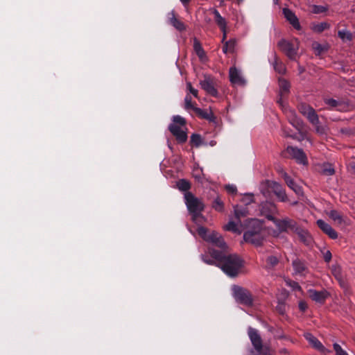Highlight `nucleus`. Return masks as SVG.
Listing matches in <instances>:
<instances>
[{
	"label": "nucleus",
	"instance_id": "obj_22",
	"mask_svg": "<svg viewBox=\"0 0 355 355\" xmlns=\"http://www.w3.org/2000/svg\"><path fill=\"white\" fill-rule=\"evenodd\" d=\"M224 229L227 231L241 234L243 231V225L241 221L239 223V220L235 219L234 220H230L229 223L225 225Z\"/></svg>",
	"mask_w": 355,
	"mask_h": 355
},
{
	"label": "nucleus",
	"instance_id": "obj_4",
	"mask_svg": "<svg viewBox=\"0 0 355 355\" xmlns=\"http://www.w3.org/2000/svg\"><path fill=\"white\" fill-rule=\"evenodd\" d=\"M248 335L257 355H271L270 346L263 344L262 338L257 329L249 327Z\"/></svg>",
	"mask_w": 355,
	"mask_h": 355
},
{
	"label": "nucleus",
	"instance_id": "obj_43",
	"mask_svg": "<svg viewBox=\"0 0 355 355\" xmlns=\"http://www.w3.org/2000/svg\"><path fill=\"white\" fill-rule=\"evenodd\" d=\"M172 123L178 124V125H180V126H185L186 120L181 116L176 115L173 117V123Z\"/></svg>",
	"mask_w": 355,
	"mask_h": 355
},
{
	"label": "nucleus",
	"instance_id": "obj_38",
	"mask_svg": "<svg viewBox=\"0 0 355 355\" xmlns=\"http://www.w3.org/2000/svg\"><path fill=\"white\" fill-rule=\"evenodd\" d=\"M213 208L218 211H222L224 208V204L219 197H217L213 202Z\"/></svg>",
	"mask_w": 355,
	"mask_h": 355
},
{
	"label": "nucleus",
	"instance_id": "obj_49",
	"mask_svg": "<svg viewBox=\"0 0 355 355\" xmlns=\"http://www.w3.org/2000/svg\"><path fill=\"white\" fill-rule=\"evenodd\" d=\"M322 252L323 254L324 260L326 262L329 263L331 261V257H332L331 252L329 250H324V251H322Z\"/></svg>",
	"mask_w": 355,
	"mask_h": 355
},
{
	"label": "nucleus",
	"instance_id": "obj_45",
	"mask_svg": "<svg viewBox=\"0 0 355 355\" xmlns=\"http://www.w3.org/2000/svg\"><path fill=\"white\" fill-rule=\"evenodd\" d=\"M313 109L312 107L309 106V105H305V104H302L300 107H299V110H300V112L304 115V116H306V113L309 112L311 110Z\"/></svg>",
	"mask_w": 355,
	"mask_h": 355
},
{
	"label": "nucleus",
	"instance_id": "obj_17",
	"mask_svg": "<svg viewBox=\"0 0 355 355\" xmlns=\"http://www.w3.org/2000/svg\"><path fill=\"white\" fill-rule=\"evenodd\" d=\"M167 17L168 24L173 26L175 29L179 31H183L186 30L184 24L176 17L174 10L168 12Z\"/></svg>",
	"mask_w": 355,
	"mask_h": 355
},
{
	"label": "nucleus",
	"instance_id": "obj_29",
	"mask_svg": "<svg viewBox=\"0 0 355 355\" xmlns=\"http://www.w3.org/2000/svg\"><path fill=\"white\" fill-rule=\"evenodd\" d=\"M273 67L275 70L280 74H284L286 72V67L284 64L279 60L276 53L273 54Z\"/></svg>",
	"mask_w": 355,
	"mask_h": 355
},
{
	"label": "nucleus",
	"instance_id": "obj_39",
	"mask_svg": "<svg viewBox=\"0 0 355 355\" xmlns=\"http://www.w3.org/2000/svg\"><path fill=\"white\" fill-rule=\"evenodd\" d=\"M184 108L187 110H193L194 111L195 108H197L193 105L191 101V97L189 94L186 95L184 98Z\"/></svg>",
	"mask_w": 355,
	"mask_h": 355
},
{
	"label": "nucleus",
	"instance_id": "obj_51",
	"mask_svg": "<svg viewBox=\"0 0 355 355\" xmlns=\"http://www.w3.org/2000/svg\"><path fill=\"white\" fill-rule=\"evenodd\" d=\"M315 126V130L318 133L322 135L325 133V128L323 126L318 125H314Z\"/></svg>",
	"mask_w": 355,
	"mask_h": 355
},
{
	"label": "nucleus",
	"instance_id": "obj_44",
	"mask_svg": "<svg viewBox=\"0 0 355 355\" xmlns=\"http://www.w3.org/2000/svg\"><path fill=\"white\" fill-rule=\"evenodd\" d=\"M333 347L336 352V355H348L347 352L344 350L338 343H334L333 345Z\"/></svg>",
	"mask_w": 355,
	"mask_h": 355
},
{
	"label": "nucleus",
	"instance_id": "obj_20",
	"mask_svg": "<svg viewBox=\"0 0 355 355\" xmlns=\"http://www.w3.org/2000/svg\"><path fill=\"white\" fill-rule=\"evenodd\" d=\"M324 101L331 109L343 111L347 107L346 103L343 101L326 98L324 99Z\"/></svg>",
	"mask_w": 355,
	"mask_h": 355
},
{
	"label": "nucleus",
	"instance_id": "obj_53",
	"mask_svg": "<svg viewBox=\"0 0 355 355\" xmlns=\"http://www.w3.org/2000/svg\"><path fill=\"white\" fill-rule=\"evenodd\" d=\"M299 309L302 311H304L307 309V304L306 302L301 301L299 302Z\"/></svg>",
	"mask_w": 355,
	"mask_h": 355
},
{
	"label": "nucleus",
	"instance_id": "obj_40",
	"mask_svg": "<svg viewBox=\"0 0 355 355\" xmlns=\"http://www.w3.org/2000/svg\"><path fill=\"white\" fill-rule=\"evenodd\" d=\"M328 10L327 6L313 5L312 6V12L314 14H320L326 12Z\"/></svg>",
	"mask_w": 355,
	"mask_h": 355
},
{
	"label": "nucleus",
	"instance_id": "obj_6",
	"mask_svg": "<svg viewBox=\"0 0 355 355\" xmlns=\"http://www.w3.org/2000/svg\"><path fill=\"white\" fill-rule=\"evenodd\" d=\"M184 199L188 210L193 214V220H196L204 209V204L191 192L185 193Z\"/></svg>",
	"mask_w": 355,
	"mask_h": 355
},
{
	"label": "nucleus",
	"instance_id": "obj_15",
	"mask_svg": "<svg viewBox=\"0 0 355 355\" xmlns=\"http://www.w3.org/2000/svg\"><path fill=\"white\" fill-rule=\"evenodd\" d=\"M283 14L287 21L297 30L301 29V26L299 22V19L295 14L288 8H283Z\"/></svg>",
	"mask_w": 355,
	"mask_h": 355
},
{
	"label": "nucleus",
	"instance_id": "obj_2",
	"mask_svg": "<svg viewBox=\"0 0 355 355\" xmlns=\"http://www.w3.org/2000/svg\"><path fill=\"white\" fill-rule=\"evenodd\" d=\"M246 227L248 230L243 234L245 241L254 246L261 245L268 236L263 223L258 219L251 218L248 220Z\"/></svg>",
	"mask_w": 355,
	"mask_h": 355
},
{
	"label": "nucleus",
	"instance_id": "obj_16",
	"mask_svg": "<svg viewBox=\"0 0 355 355\" xmlns=\"http://www.w3.org/2000/svg\"><path fill=\"white\" fill-rule=\"evenodd\" d=\"M293 232L296 233L300 241L306 245H311L313 243V239L310 234L306 230L300 227L299 225L297 226Z\"/></svg>",
	"mask_w": 355,
	"mask_h": 355
},
{
	"label": "nucleus",
	"instance_id": "obj_56",
	"mask_svg": "<svg viewBox=\"0 0 355 355\" xmlns=\"http://www.w3.org/2000/svg\"><path fill=\"white\" fill-rule=\"evenodd\" d=\"M181 1V3H182V5L186 7L187 6H188V4L189 3L190 1L191 0H180Z\"/></svg>",
	"mask_w": 355,
	"mask_h": 355
},
{
	"label": "nucleus",
	"instance_id": "obj_26",
	"mask_svg": "<svg viewBox=\"0 0 355 355\" xmlns=\"http://www.w3.org/2000/svg\"><path fill=\"white\" fill-rule=\"evenodd\" d=\"M196 113L200 116L201 118L207 119L209 121H215L216 117L214 116L213 112L211 110H202L200 108H195Z\"/></svg>",
	"mask_w": 355,
	"mask_h": 355
},
{
	"label": "nucleus",
	"instance_id": "obj_48",
	"mask_svg": "<svg viewBox=\"0 0 355 355\" xmlns=\"http://www.w3.org/2000/svg\"><path fill=\"white\" fill-rule=\"evenodd\" d=\"M187 89L190 92L191 94H193V96L196 98H198V90L194 89L192 85H191V83H187Z\"/></svg>",
	"mask_w": 355,
	"mask_h": 355
},
{
	"label": "nucleus",
	"instance_id": "obj_8",
	"mask_svg": "<svg viewBox=\"0 0 355 355\" xmlns=\"http://www.w3.org/2000/svg\"><path fill=\"white\" fill-rule=\"evenodd\" d=\"M232 293L237 302L248 306L252 305L253 297L250 292L246 288L234 285L232 287Z\"/></svg>",
	"mask_w": 355,
	"mask_h": 355
},
{
	"label": "nucleus",
	"instance_id": "obj_19",
	"mask_svg": "<svg viewBox=\"0 0 355 355\" xmlns=\"http://www.w3.org/2000/svg\"><path fill=\"white\" fill-rule=\"evenodd\" d=\"M270 187L280 201L286 202L288 200L286 192L280 184L276 182H272L270 185Z\"/></svg>",
	"mask_w": 355,
	"mask_h": 355
},
{
	"label": "nucleus",
	"instance_id": "obj_54",
	"mask_svg": "<svg viewBox=\"0 0 355 355\" xmlns=\"http://www.w3.org/2000/svg\"><path fill=\"white\" fill-rule=\"evenodd\" d=\"M291 286L293 287L294 290H301L300 286L297 282H293Z\"/></svg>",
	"mask_w": 355,
	"mask_h": 355
},
{
	"label": "nucleus",
	"instance_id": "obj_58",
	"mask_svg": "<svg viewBox=\"0 0 355 355\" xmlns=\"http://www.w3.org/2000/svg\"><path fill=\"white\" fill-rule=\"evenodd\" d=\"M273 1H274V3H275V4H277V3H278V0H273Z\"/></svg>",
	"mask_w": 355,
	"mask_h": 355
},
{
	"label": "nucleus",
	"instance_id": "obj_24",
	"mask_svg": "<svg viewBox=\"0 0 355 355\" xmlns=\"http://www.w3.org/2000/svg\"><path fill=\"white\" fill-rule=\"evenodd\" d=\"M304 337L314 348L320 352H324L325 350V348L322 344L311 334L306 333L304 334Z\"/></svg>",
	"mask_w": 355,
	"mask_h": 355
},
{
	"label": "nucleus",
	"instance_id": "obj_23",
	"mask_svg": "<svg viewBox=\"0 0 355 355\" xmlns=\"http://www.w3.org/2000/svg\"><path fill=\"white\" fill-rule=\"evenodd\" d=\"M282 176L287 184L288 187H289L295 193L300 195L302 193V189L300 186L297 184L294 180L286 173L282 171Z\"/></svg>",
	"mask_w": 355,
	"mask_h": 355
},
{
	"label": "nucleus",
	"instance_id": "obj_31",
	"mask_svg": "<svg viewBox=\"0 0 355 355\" xmlns=\"http://www.w3.org/2000/svg\"><path fill=\"white\" fill-rule=\"evenodd\" d=\"M331 272L335 278L339 282L340 284L343 286L344 284L342 269L341 267L338 265H333L331 266Z\"/></svg>",
	"mask_w": 355,
	"mask_h": 355
},
{
	"label": "nucleus",
	"instance_id": "obj_28",
	"mask_svg": "<svg viewBox=\"0 0 355 355\" xmlns=\"http://www.w3.org/2000/svg\"><path fill=\"white\" fill-rule=\"evenodd\" d=\"M279 95L280 98H282L283 96L287 94L289 92L290 84L289 83L283 78L279 79ZM283 101V99H282Z\"/></svg>",
	"mask_w": 355,
	"mask_h": 355
},
{
	"label": "nucleus",
	"instance_id": "obj_25",
	"mask_svg": "<svg viewBox=\"0 0 355 355\" xmlns=\"http://www.w3.org/2000/svg\"><path fill=\"white\" fill-rule=\"evenodd\" d=\"M234 219L241 221L242 218H245L248 215V210L246 207L236 205L234 207Z\"/></svg>",
	"mask_w": 355,
	"mask_h": 355
},
{
	"label": "nucleus",
	"instance_id": "obj_3",
	"mask_svg": "<svg viewBox=\"0 0 355 355\" xmlns=\"http://www.w3.org/2000/svg\"><path fill=\"white\" fill-rule=\"evenodd\" d=\"M267 205L270 207V210H261L262 214L268 220L272 221L280 232H287L288 230L293 232L295 230L298 225L295 220L289 218L282 220L275 218L272 214H277L278 210L273 204L268 203Z\"/></svg>",
	"mask_w": 355,
	"mask_h": 355
},
{
	"label": "nucleus",
	"instance_id": "obj_46",
	"mask_svg": "<svg viewBox=\"0 0 355 355\" xmlns=\"http://www.w3.org/2000/svg\"><path fill=\"white\" fill-rule=\"evenodd\" d=\"M201 259H202V261L207 264H209V265H216L217 264V261L215 259H211L207 258L206 255H202Z\"/></svg>",
	"mask_w": 355,
	"mask_h": 355
},
{
	"label": "nucleus",
	"instance_id": "obj_37",
	"mask_svg": "<svg viewBox=\"0 0 355 355\" xmlns=\"http://www.w3.org/2000/svg\"><path fill=\"white\" fill-rule=\"evenodd\" d=\"M329 28V24L327 22H321L313 25V30L316 33H321L323 31Z\"/></svg>",
	"mask_w": 355,
	"mask_h": 355
},
{
	"label": "nucleus",
	"instance_id": "obj_50",
	"mask_svg": "<svg viewBox=\"0 0 355 355\" xmlns=\"http://www.w3.org/2000/svg\"><path fill=\"white\" fill-rule=\"evenodd\" d=\"M334 169L331 166L322 168V173L327 175H332L334 174Z\"/></svg>",
	"mask_w": 355,
	"mask_h": 355
},
{
	"label": "nucleus",
	"instance_id": "obj_12",
	"mask_svg": "<svg viewBox=\"0 0 355 355\" xmlns=\"http://www.w3.org/2000/svg\"><path fill=\"white\" fill-rule=\"evenodd\" d=\"M229 73L230 80L232 84L241 86L245 85V80L242 76L241 71L236 67H231Z\"/></svg>",
	"mask_w": 355,
	"mask_h": 355
},
{
	"label": "nucleus",
	"instance_id": "obj_1",
	"mask_svg": "<svg viewBox=\"0 0 355 355\" xmlns=\"http://www.w3.org/2000/svg\"><path fill=\"white\" fill-rule=\"evenodd\" d=\"M209 254L217 261L216 266L229 277H235L243 266V259L236 254H225L223 251L209 248Z\"/></svg>",
	"mask_w": 355,
	"mask_h": 355
},
{
	"label": "nucleus",
	"instance_id": "obj_34",
	"mask_svg": "<svg viewBox=\"0 0 355 355\" xmlns=\"http://www.w3.org/2000/svg\"><path fill=\"white\" fill-rule=\"evenodd\" d=\"M305 116L313 125H318L320 123L318 115L316 114L313 108L309 112L306 113Z\"/></svg>",
	"mask_w": 355,
	"mask_h": 355
},
{
	"label": "nucleus",
	"instance_id": "obj_18",
	"mask_svg": "<svg viewBox=\"0 0 355 355\" xmlns=\"http://www.w3.org/2000/svg\"><path fill=\"white\" fill-rule=\"evenodd\" d=\"M201 87L205 90L208 94L213 96L218 95V92L214 87V83L209 77H205L203 80L200 82Z\"/></svg>",
	"mask_w": 355,
	"mask_h": 355
},
{
	"label": "nucleus",
	"instance_id": "obj_5",
	"mask_svg": "<svg viewBox=\"0 0 355 355\" xmlns=\"http://www.w3.org/2000/svg\"><path fill=\"white\" fill-rule=\"evenodd\" d=\"M198 234L207 242L211 243L213 245L225 250L227 248L223 236L217 232H208L207 229L204 227L198 228Z\"/></svg>",
	"mask_w": 355,
	"mask_h": 355
},
{
	"label": "nucleus",
	"instance_id": "obj_41",
	"mask_svg": "<svg viewBox=\"0 0 355 355\" xmlns=\"http://www.w3.org/2000/svg\"><path fill=\"white\" fill-rule=\"evenodd\" d=\"M191 142L196 147L202 144V138L200 135L193 134L191 137Z\"/></svg>",
	"mask_w": 355,
	"mask_h": 355
},
{
	"label": "nucleus",
	"instance_id": "obj_10",
	"mask_svg": "<svg viewBox=\"0 0 355 355\" xmlns=\"http://www.w3.org/2000/svg\"><path fill=\"white\" fill-rule=\"evenodd\" d=\"M168 129L171 134L175 137L179 143H184L187 139V135L185 131V126H180L175 123H171Z\"/></svg>",
	"mask_w": 355,
	"mask_h": 355
},
{
	"label": "nucleus",
	"instance_id": "obj_30",
	"mask_svg": "<svg viewBox=\"0 0 355 355\" xmlns=\"http://www.w3.org/2000/svg\"><path fill=\"white\" fill-rule=\"evenodd\" d=\"M193 49L201 60H205L206 59L205 52L200 42L196 39H195L193 42Z\"/></svg>",
	"mask_w": 355,
	"mask_h": 355
},
{
	"label": "nucleus",
	"instance_id": "obj_7",
	"mask_svg": "<svg viewBox=\"0 0 355 355\" xmlns=\"http://www.w3.org/2000/svg\"><path fill=\"white\" fill-rule=\"evenodd\" d=\"M277 45L280 50L284 53L289 59L292 60H297L299 49V41L297 39H295L292 41L282 39L279 41Z\"/></svg>",
	"mask_w": 355,
	"mask_h": 355
},
{
	"label": "nucleus",
	"instance_id": "obj_55",
	"mask_svg": "<svg viewBox=\"0 0 355 355\" xmlns=\"http://www.w3.org/2000/svg\"><path fill=\"white\" fill-rule=\"evenodd\" d=\"M221 31L223 32V39H222V42L223 43H225V40L226 39V37H227V28H224V29H220Z\"/></svg>",
	"mask_w": 355,
	"mask_h": 355
},
{
	"label": "nucleus",
	"instance_id": "obj_35",
	"mask_svg": "<svg viewBox=\"0 0 355 355\" xmlns=\"http://www.w3.org/2000/svg\"><path fill=\"white\" fill-rule=\"evenodd\" d=\"M338 35L344 42L352 41L353 37L352 33L346 29L338 31Z\"/></svg>",
	"mask_w": 355,
	"mask_h": 355
},
{
	"label": "nucleus",
	"instance_id": "obj_36",
	"mask_svg": "<svg viewBox=\"0 0 355 355\" xmlns=\"http://www.w3.org/2000/svg\"><path fill=\"white\" fill-rule=\"evenodd\" d=\"M177 187L180 191H187L190 189L191 184L187 180L182 179L177 182Z\"/></svg>",
	"mask_w": 355,
	"mask_h": 355
},
{
	"label": "nucleus",
	"instance_id": "obj_57",
	"mask_svg": "<svg viewBox=\"0 0 355 355\" xmlns=\"http://www.w3.org/2000/svg\"><path fill=\"white\" fill-rule=\"evenodd\" d=\"M279 311V312L281 313V314H284V308H283V306L282 305H279V306H277V308Z\"/></svg>",
	"mask_w": 355,
	"mask_h": 355
},
{
	"label": "nucleus",
	"instance_id": "obj_33",
	"mask_svg": "<svg viewBox=\"0 0 355 355\" xmlns=\"http://www.w3.org/2000/svg\"><path fill=\"white\" fill-rule=\"evenodd\" d=\"M293 269L295 273L303 274L306 271V267L305 263L300 259H296L293 262Z\"/></svg>",
	"mask_w": 355,
	"mask_h": 355
},
{
	"label": "nucleus",
	"instance_id": "obj_47",
	"mask_svg": "<svg viewBox=\"0 0 355 355\" xmlns=\"http://www.w3.org/2000/svg\"><path fill=\"white\" fill-rule=\"evenodd\" d=\"M312 47L318 55L324 51V47L318 42H313Z\"/></svg>",
	"mask_w": 355,
	"mask_h": 355
},
{
	"label": "nucleus",
	"instance_id": "obj_14",
	"mask_svg": "<svg viewBox=\"0 0 355 355\" xmlns=\"http://www.w3.org/2000/svg\"><path fill=\"white\" fill-rule=\"evenodd\" d=\"M316 223L320 229L328 235L329 238L331 239H336L338 238V233L329 224L322 219L318 220Z\"/></svg>",
	"mask_w": 355,
	"mask_h": 355
},
{
	"label": "nucleus",
	"instance_id": "obj_52",
	"mask_svg": "<svg viewBox=\"0 0 355 355\" xmlns=\"http://www.w3.org/2000/svg\"><path fill=\"white\" fill-rule=\"evenodd\" d=\"M226 190L229 193H235L236 192V187L234 185H227L226 186Z\"/></svg>",
	"mask_w": 355,
	"mask_h": 355
},
{
	"label": "nucleus",
	"instance_id": "obj_11",
	"mask_svg": "<svg viewBox=\"0 0 355 355\" xmlns=\"http://www.w3.org/2000/svg\"><path fill=\"white\" fill-rule=\"evenodd\" d=\"M286 153L293 159H295L297 163L305 165L307 163V159L305 153L302 149L295 148L293 146H288L286 148Z\"/></svg>",
	"mask_w": 355,
	"mask_h": 355
},
{
	"label": "nucleus",
	"instance_id": "obj_32",
	"mask_svg": "<svg viewBox=\"0 0 355 355\" xmlns=\"http://www.w3.org/2000/svg\"><path fill=\"white\" fill-rule=\"evenodd\" d=\"M236 45V40L235 39H230L224 43L223 47V52L224 53H234Z\"/></svg>",
	"mask_w": 355,
	"mask_h": 355
},
{
	"label": "nucleus",
	"instance_id": "obj_9",
	"mask_svg": "<svg viewBox=\"0 0 355 355\" xmlns=\"http://www.w3.org/2000/svg\"><path fill=\"white\" fill-rule=\"evenodd\" d=\"M277 103L282 106L290 123L296 129L300 130L302 127V121L297 117L295 110L285 105L282 98H279Z\"/></svg>",
	"mask_w": 355,
	"mask_h": 355
},
{
	"label": "nucleus",
	"instance_id": "obj_21",
	"mask_svg": "<svg viewBox=\"0 0 355 355\" xmlns=\"http://www.w3.org/2000/svg\"><path fill=\"white\" fill-rule=\"evenodd\" d=\"M328 216L338 225H348L347 218L335 209H331L327 213Z\"/></svg>",
	"mask_w": 355,
	"mask_h": 355
},
{
	"label": "nucleus",
	"instance_id": "obj_13",
	"mask_svg": "<svg viewBox=\"0 0 355 355\" xmlns=\"http://www.w3.org/2000/svg\"><path fill=\"white\" fill-rule=\"evenodd\" d=\"M309 297L315 302L323 304L326 299L329 296V293L326 290L316 291L314 289H309L308 291Z\"/></svg>",
	"mask_w": 355,
	"mask_h": 355
},
{
	"label": "nucleus",
	"instance_id": "obj_27",
	"mask_svg": "<svg viewBox=\"0 0 355 355\" xmlns=\"http://www.w3.org/2000/svg\"><path fill=\"white\" fill-rule=\"evenodd\" d=\"M212 12L214 15V20L220 29L227 28V21L225 19L220 15V12L216 9H214Z\"/></svg>",
	"mask_w": 355,
	"mask_h": 355
},
{
	"label": "nucleus",
	"instance_id": "obj_42",
	"mask_svg": "<svg viewBox=\"0 0 355 355\" xmlns=\"http://www.w3.org/2000/svg\"><path fill=\"white\" fill-rule=\"evenodd\" d=\"M279 262V259L275 256H269L266 259V263L268 267L272 268Z\"/></svg>",
	"mask_w": 355,
	"mask_h": 355
}]
</instances>
